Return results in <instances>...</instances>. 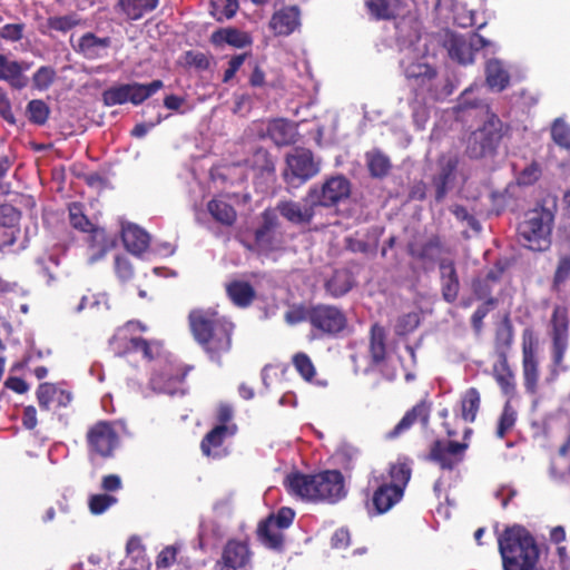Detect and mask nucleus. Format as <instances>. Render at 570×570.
I'll list each match as a JSON object with an SVG mask.
<instances>
[{
	"label": "nucleus",
	"instance_id": "338daca9",
	"mask_svg": "<svg viewBox=\"0 0 570 570\" xmlns=\"http://www.w3.org/2000/svg\"><path fill=\"white\" fill-rule=\"evenodd\" d=\"M452 213L456 217V219L465 222L466 225L471 227L474 232L481 230L480 223L464 207L454 206L452 208Z\"/></svg>",
	"mask_w": 570,
	"mask_h": 570
},
{
	"label": "nucleus",
	"instance_id": "2eb2a0df",
	"mask_svg": "<svg viewBox=\"0 0 570 570\" xmlns=\"http://www.w3.org/2000/svg\"><path fill=\"white\" fill-rule=\"evenodd\" d=\"M488 45L490 42L476 33H471L469 37L448 33L445 39L449 56L462 65L471 63L474 52Z\"/></svg>",
	"mask_w": 570,
	"mask_h": 570
},
{
	"label": "nucleus",
	"instance_id": "13d9d810",
	"mask_svg": "<svg viewBox=\"0 0 570 570\" xmlns=\"http://www.w3.org/2000/svg\"><path fill=\"white\" fill-rule=\"evenodd\" d=\"M551 134L556 144L570 148V127L562 119L554 120Z\"/></svg>",
	"mask_w": 570,
	"mask_h": 570
},
{
	"label": "nucleus",
	"instance_id": "a19ab883",
	"mask_svg": "<svg viewBox=\"0 0 570 570\" xmlns=\"http://www.w3.org/2000/svg\"><path fill=\"white\" fill-rule=\"evenodd\" d=\"M494 377L501 391L505 395H513L515 391L514 374L505 358L501 360L493 368Z\"/></svg>",
	"mask_w": 570,
	"mask_h": 570
},
{
	"label": "nucleus",
	"instance_id": "c03bdc74",
	"mask_svg": "<svg viewBox=\"0 0 570 570\" xmlns=\"http://www.w3.org/2000/svg\"><path fill=\"white\" fill-rule=\"evenodd\" d=\"M253 170L263 177H272L275 171V163L265 149H257L248 160Z\"/></svg>",
	"mask_w": 570,
	"mask_h": 570
},
{
	"label": "nucleus",
	"instance_id": "a211bd4d",
	"mask_svg": "<svg viewBox=\"0 0 570 570\" xmlns=\"http://www.w3.org/2000/svg\"><path fill=\"white\" fill-rule=\"evenodd\" d=\"M466 449L468 443L464 442H436L431 450V458L442 469L452 470L463 460Z\"/></svg>",
	"mask_w": 570,
	"mask_h": 570
},
{
	"label": "nucleus",
	"instance_id": "603ef678",
	"mask_svg": "<svg viewBox=\"0 0 570 570\" xmlns=\"http://www.w3.org/2000/svg\"><path fill=\"white\" fill-rule=\"evenodd\" d=\"M517 421V411L512 407L511 403L508 401L504 404L502 414L499 419V424L497 429V436L503 439L505 434L512 430Z\"/></svg>",
	"mask_w": 570,
	"mask_h": 570
},
{
	"label": "nucleus",
	"instance_id": "4468645a",
	"mask_svg": "<svg viewBox=\"0 0 570 570\" xmlns=\"http://www.w3.org/2000/svg\"><path fill=\"white\" fill-rule=\"evenodd\" d=\"M118 434L108 422H98L87 432L89 455L108 458L118 445Z\"/></svg>",
	"mask_w": 570,
	"mask_h": 570
},
{
	"label": "nucleus",
	"instance_id": "aec40b11",
	"mask_svg": "<svg viewBox=\"0 0 570 570\" xmlns=\"http://www.w3.org/2000/svg\"><path fill=\"white\" fill-rule=\"evenodd\" d=\"M303 202L302 204L293 200H282L277 204L276 209L281 216L293 224H307L314 217L316 206L308 202L307 195Z\"/></svg>",
	"mask_w": 570,
	"mask_h": 570
},
{
	"label": "nucleus",
	"instance_id": "e2e57ef3",
	"mask_svg": "<svg viewBox=\"0 0 570 570\" xmlns=\"http://www.w3.org/2000/svg\"><path fill=\"white\" fill-rule=\"evenodd\" d=\"M570 276V256L560 258L554 273L553 286L559 288Z\"/></svg>",
	"mask_w": 570,
	"mask_h": 570
},
{
	"label": "nucleus",
	"instance_id": "c9c22d12",
	"mask_svg": "<svg viewBox=\"0 0 570 570\" xmlns=\"http://www.w3.org/2000/svg\"><path fill=\"white\" fill-rule=\"evenodd\" d=\"M229 299L238 307H247L255 297L252 285L244 281H233L226 285Z\"/></svg>",
	"mask_w": 570,
	"mask_h": 570
},
{
	"label": "nucleus",
	"instance_id": "49530a36",
	"mask_svg": "<svg viewBox=\"0 0 570 570\" xmlns=\"http://www.w3.org/2000/svg\"><path fill=\"white\" fill-rule=\"evenodd\" d=\"M277 209H266L263 213V226L256 230V243L261 248L267 249V239L273 228L277 226Z\"/></svg>",
	"mask_w": 570,
	"mask_h": 570
},
{
	"label": "nucleus",
	"instance_id": "c756f323",
	"mask_svg": "<svg viewBox=\"0 0 570 570\" xmlns=\"http://www.w3.org/2000/svg\"><path fill=\"white\" fill-rule=\"evenodd\" d=\"M443 298L453 303L459 294L460 283L452 261L444 259L440 263Z\"/></svg>",
	"mask_w": 570,
	"mask_h": 570
},
{
	"label": "nucleus",
	"instance_id": "39448f33",
	"mask_svg": "<svg viewBox=\"0 0 570 570\" xmlns=\"http://www.w3.org/2000/svg\"><path fill=\"white\" fill-rule=\"evenodd\" d=\"M553 215L544 208L525 214L519 224L518 233L523 246L532 250H544L550 246Z\"/></svg>",
	"mask_w": 570,
	"mask_h": 570
},
{
	"label": "nucleus",
	"instance_id": "de8ad7c7",
	"mask_svg": "<svg viewBox=\"0 0 570 570\" xmlns=\"http://www.w3.org/2000/svg\"><path fill=\"white\" fill-rule=\"evenodd\" d=\"M212 14L215 17L217 21H223L224 19H230L235 16L238 9L237 0H212Z\"/></svg>",
	"mask_w": 570,
	"mask_h": 570
},
{
	"label": "nucleus",
	"instance_id": "f8f14e48",
	"mask_svg": "<svg viewBox=\"0 0 570 570\" xmlns=\"http://www.w3.org/2000/svg\"><path fill=\"white\" fill-rule=\"evenodd\" d=\"M69 222L72 227L81 232L90 233L89 242L91 246L98 247V254L90 257V262L101 258L106 252L114 245V239L108 238L105 229L96 227L83 214L80 204L69 206Z\"/></svg>",
	"mask_w": 570,
	"mask_h": 570
},
{
	"label": "nucleus",
	"instance_id": "20e7f679",
	"mask_svg": "<svg viewBox=\"0 0 570 570\" xmlns=\"http://www.w3.org/2000/svg\"><path fill=\"white\" fill-rule=\"evenodd\" d=\"M504 570H532L539 558L534 539L522 527L507 529L499 539Z\"/></svg>",
	"mask_w": 570,
	"mask_h": 570
},
{
	"label": "nucleus",
	"instance_id": "4c0bfd02",
	"mask_svg": "<svg viewBox=\"0 0 570 570\" xmlns=\"http://www.w3.org/2000/svg\"><path fill=\"white\" fill-rule=\"evenodd\" d=\"M258 538L261 542L274 550H281L283 547V533L282 529L275 525L273 520H265L258 527Z\"/></svg>",
	"mask_w": 570,
	"mask_h": 570
},
{
	"label": "nucleus",
	"instance_id": "58836bf2",
	"mask_svg": "<svg viewBox=\"0 0 570 570\" xmlns=\"http://www.w3.org/2000/svg\"><path fill=\"white\" fill-rule=\"evenodd\" d=\"M353 286V278L350 272L336 271L334 275L325 283V288L333 297L345 295Z\"/></svg>",
	"mask_w": 570,
	"mask_h": 570
},
{
	"label": "nucleus",
	"instance_id": "052dcab7",
	"mask_svg": "<svg viewBox=\"0 0 570 570\" xmlns=\"http://www.w3.org/2000/svg\"><path fill=\"white\" fill-rule=\"evenodd\" d=\"M285 321L289 325H296L301 322H309V308L303 305H293L285 313Z\"/></svg>",
	"mask_w": 570,
	"mask_h": 570
},
{
	"label": "nucleus",
	"instance_id": "f704fd0d",
	"mask_svg": "<svg viewBox=\"0 0 570 570\" xmlns=\"http://www.w3.org/2000/svg\"><path fill=\"white\" fill-rule=\"evenodd\" d=\"M430 409L425 403H419L407 411L396 426L389 433L390 438H395L409 430L415 422L421 421L424 425L428 423Z\"/></svg>",
	"mask_w": 570,
	"mask_h": 570
},
{
	"label": "nucleus",
	"instance_id": "393cba45",
	"mask_svg": "<svg viewBox=\"0 0 570 570\" xmlns=\"http://www.w3.org/2000/svg\"><path fill=\"white\" fill-rule=\"evenodd\" d=\"M0 216L3 222L0 225V246L12 245L18 236V223L20 213L10 205L0 207Z\"/></svg>",
	"mask_w": 570,
	"mask_h": 570
},
{
	"label": "nucleus",
	"instance_id": "c85d7f7f",
	"mask_svg": "<svg viewBox=\"0 0 570 570\" xmlns=\"http://www.w3.org/2000/svg\"><path fill=\"white\" fill-rule=\"evenodd\" d=\"M523 376L528 392L535 393L539 379L538 364L532 341L523 342Z\"/></svg>",
	"mask_w": 570,
	"mask_h": 570
},
{
	"label": "nucleus",
	"instance_id": "9b49d317",
	"mask_svg": "<svg viewBox=\"0 0 570 570\" xmlns=\"http://www.w3.org/2000/svg\"><path fill=\"white\" fill-rule=\"evenodd\" d=\"M351 184L344 176H334L321 186H312L307 199L312 205L331 207L348 198Z\"/></svg>",
	"mask_w": 570,
	"mask_h": 570
},
{
	"label": "nucleus",
	"instance_id": "0eeeda50",
	"mask_svg": "<svg viewBox=\"0 0 570 570\" xmlns=\"http://www.w3.org/2000/svg\"><path fill=\"white\" fill-rule=\"evenodd\" d=\"M487 120L474 130L468 140V153L471 157L479 158L492 154L502 137V122L493 114H489L485 107Z\"/></svg>",
	"mask_w": 570,
	"mask_h": 570
},
{
	"label": "nucleus",
	"instance_id": "69168bd1",
	"mask_svg": "<svg viewBox=\"0 0 570 570\" xmlns=\"http://www.w3.org/2000/svg\"><path fill=\"white\" fill-rule=\"evenodd\" d=\"M294 517L295 513L291 508H282L276 515H271L267 520H273L275 525L285 529L292 524Z\"/></svg>",
	"mask_w": 570,
	"mask_h": 570
},
{
	"label": "nucleus",
	"instance_id": "b1692460",
	"mask_svg": "<svg viewBox=\"0 0 570 570\" xmlns=\"http://www.w3.org/2000/svg\"><path fill=\"white\" fill-rule=\"evenodd\" d=\"M29 69V65H22L14 60H9L0 55V80L9 82L14 89H22L27 86L28 79L23 71Z\"/></svg>",
	"mask_w": 570,
	"mask_h": 570
},
{
	"label": "nucleus",
	"instance_id": "1a4fd4ad",
	"mask_svg": "<svg viewBox=\"0 0 570 570\" xmlns=\"http://www.w3.org/2000/svg\"><path fill=\"white\" fill-rule=\"evenodd\" d=\"M137 330L144 331L145 327L138 322H128L122 328H119L110 341L112 350L119 355L141 352L145 358L153 360L159 352L158 344L131 336L130 334Z\"/></svg>",
	"mask_w": 570,
	"mask_h": 570
},
{
	"label": "nucleus",
	"instance_id": "5701e85b",
	"mask_svg": "<svg viewBox=\"0 0 570 570\" xmlns=\"http://www.w3.org/2000/svg\"><path fill=\"white\" fill-rule=\"evenodd\" d=\"M125 247L134 255H141L149 246V234L135 224H125L121 228Z\"/></svg>",
	"mask_w": 570,
	"mask_h": 570
},
{
	"label": "nucleus",
	"instance_id": "f3484780",
	"mask_svg": "<svg viewBox=\"0 0 570 570\" xmlns=\"http://www.w3.org/2000/svg\"><path fill=\"white\" fill-rule=\"evenodd\" d=\"M553 361L560 365L568 348L569 321L566 307L557 306L552 314Z\"/></svg>",
	"mask_w": 570,
	"mask_h": 570
},
{
	"label": "nucleus",
	"instance_id": "cd10ccee",
	"mask_svg": "<svg viewBox=\"0 0 570 570\" xmlns=\"http://www.w3.org/2000/svg\"><path fill=\"white\" fill-rule=\"evenodd\" d=\"M158 6V0H117L115 10L128 20H138Z\"/></svg>",
	"mask_w": 570,
	"mask_h": 570
},
{
	"label": "nucleus",
	"instance_id": "7ed1b4c3",
	"mask_svg": "<svg viewBox=\"0 0 570 570\" xmlns=\"http://www.w3.org/2000/svg\"><path fill=\"white\" fill-rule=\"evenodd\" d=\"M195 338L204 346L210 357L217 358L230 348L233 324L218 317L213 311H193L189 315Z\"/></svg>",
	"mask_w": 570,
	"mask_h": 570
},
{
	"label": "nucleus",
	"instance_id": "ddd939ff",
	"mask_svg": "<svg viewBox=\"0 0 570 570\" xmlns=\"http://www.w3.org/2000/svg\"><path fill=\"white\" fill-rule=\"evenodd\" d=\"M345 314L333 305L318 304L309 307V324L325 335H335L346 326Z\"/></svg>",
	"mask_w": 570,
	"mask_h": 570
},
{
	"label": "nucleus",
	"instance_id": "6e6d98bb",
	"mask_svg": "<svg viewBox=\"0 0 570 570\" xmlns=\"http://www.w3.org/2000/svg\"><path fill=\"white\" fill-rule=\"evenodd\" d=\"M117 502L116 497L107 493L94 494L89 498V509L92 514H101Z\"/></svg>",
	"mask_w": 570,
	"mask_h": 570
},
{
	"label": "nucleus",
	"instance_id": "a878e982",
	"mask_svg": "<svg viewBox=\"0 0 570 570\" xmlns=\"http://www.w3.org/2000/svg\"><path fill=\"white\" fill-rule=\"evenodd\" d=\"M37 399L41 409L49 410L52 404L66 407L71 402V393L50 383L40 384Z\"/></svg>",
	"mask_w": 570,
	"mask_h": 570
},
{
	"label": "nucleus",
	"instance_id": "e433bc0d",
	"mask_svg": "<svg viewBox=\"0 0 570 570\" xmlns=\"http://www.w3.org/2000/svg\"><path fill=\"white\" fill-rule=\"evenodd\" d=\"M212 41L215 45L228 43L235 48H244L252 43V38L248 33L238 29L225 28L214 32Z\"/></svg>",
	"mask_w": 570,
	"mask_h": 570
},
{
	"label": "nucleus",
	"instance_id": "7c9ffc66",
	"mask_svg": "<svg viewBox=\"0 0 570 570\" xmlns=\"http://www.w3.org/2000/svg\"><path fill=\"white\" fill-rule=\"evenodd\" d=\"M458 160L453 156H442L439 160L440 171L434 177V186L436 189V199L441 200L448 193L449 184L453 179L454 170L456 168Z\"/></svg>",
	"mask_w": 570,
	"mask_h": 570
},
{
	"label": "nucleus",
	"instance_id": "f257e3e1",
	"mask_svg": "<svg viewBox=\"0 0 570 570\" xmlns=\"http://www.w3.org/2000/svg\"><path fill=\"white\" fill-rule=\"evenodd\" d=\"M414 32L402 37L409 42L401 50L402 58L400 66L410 86L415 90L416 104L413 106V116L416 119L420 115V106L428 99H435V86L438 81L436 70L431 65L430 58L425 55L426 43L420 35V26L414 21Z\"/></svg>",
	"mask_w": 570,
	"mask_h": 570
},
{
	"label": "nucleus",
	"instance_id": "ea45409f",
	"mask_svg": "<svg viewBox=\"0 0 570 570\" xmlns=\"http://www.w3.org/2000/svg\"><path fill=\"white\" fill-rule=\"evenodd\" d=\"M212 217L223 225H232L236 219L235 209L223 198H214L207 204Z\"/></svg>",
	"mask_w": 570,
	"mask_h": 570
},
{
	"label": "nucleus",
	"instance_id": "bb28decb",
	"mask_svg": "<svg viewBox=\"0 0 570 570\" xmlns=\"http://www.w3.org/2000/svg\"><path fill=\"white\" fill-rule=\"evenodd\" d=\"M235 424H218L206 434L202 441L200 448L206 456H218V449L227 436L236 433Z\"/></svg>",
	"mask_w": 570,
	"mask_h": 570
},
{
	"label": "nucleus",
	"instance_id": "680f3d73",
	"mask_svg": "<svg viewBox=\"0 0 570 570\" xmlns=\"http://www.w3.org/2000/svg\"><path fill=\"white\" fill-rule=\"evenodd\" d=\"M495 305V299L490 297L488 298L481 306L476 308L473 313L471 322L472 326L476 333H479L482 328L483 318L488 315V313L493 309Z\"/></svg>",
	"mask_w": 570,
	"mask_h": 570
},
{
	"label": "nucleus",
	"instance_id": "5fc2aeb1",
	"mask_svg": "<svg viewBox=\"0 0 570 570\" xmlns=\"http://www.w3.org/2000/svg\"><path fill=\"white\" fill-rule=\"evenodd\" d=\"M80 18L76 13L51 17L48 20V26L57 31L67 32L72 28L80 24Z\"/></svg>",
	"mask_w": 570,
	"mask_h": 570
},
{
	"label": "nucleus",
	"instance_id": "473e14b6",
	"mask_svg": "<svg viewBox=\"0 0 570 570\" xmlns=\"http://www.w3.org/2000/svg\"><path fill=\"white\" fill-rule=\"evenodd\" d=\"M488 86L495 91L504 90L510 81V73L499 59H490L485 66Z\"/></svg>",
	"mask_w": 570,
	"mask_h": 570
},
{
	"label": "nucleus",
	"instance_id": "423d86ee",
	"mask_svg": "<svg viewBox=\"0 0 570 570\" xmlns=\"http://www.w3.org/2000/svg\"><path fill=\"white\" fill-rule=\"evenodd\" d=\"M412 0H368L366 6L376 19H400L396 23L399 37L414 32V21L420 26L416 18L410 13Z\"/></svg>",
	"mask_w": 570,
	"mask_h": 570
},
{
	"label": "nucleus",
	"instance_id": "864d4df0",
	"mask_svg": "<svg viewBox=\"0 0 570 570\" xmlns=\"http://www.w3.org/2000/svg\"><path fill=\"white\" fill-rule=\"evenodd\" d=\"M293 364L296 371L306 381H311L316 374L312 360L305 353L295 354L293 357Z\"/></svg>",
	"mask_w": 570,
	"mask_h": 570
},
{
	"label": "nucleus",
	"instance_id": "f03ea898",
	"mask_svg": "<svg viewBox=\"0 0 570 570\" xmlns=\"http://www.w3.org/2000/svg\"><path fill=\"white\" fill-rule=\"evenodd\" d=\"M284 483L291 494L306 501L335 503L346 495L343 475L337 470L316 474L293 472Z\"/></svg>",
	"mask_w": 570,
	"mask_h": 570
},
{
	"label": "nucleus",
	"instance_id": "6e6552de",
	"mask_svg": "<svg viewBox=\"0 0 570 570\" xmlns=\"http://www.w3.org/2000/svg\"><path fill=\"white\" fill-rule=\"evenodd\" d=\"M164 87L161 80H154L150 83H122L108 88L102 92V100L106 106H116L131 102L140 105Z\"/></svg>",
	"mask_w": 570,
	"mask_h": 570
},
{
	"label": "nucleus",
	"instance_id": "79ce46f5",
	"mask_svg": "<svg viewBox=\"0 0 570 570\" xmlns=\"http://www.w3.org/2000/svg\"><path fill=\"white\" fill-rule=\"evenodd\" d=\"M480 393L475 387L468 389L461 399V416L466 422H473L480 407Z\"/></svg>",
	"mask_w": 570,
	"mask_h": 570
},
{
	"label": "nucleus",
	"instance_id": "4be33fe9",
	"mask_svg": "<svg viewBox=\"0 0 570 570\" xmlns=\"http://www.w3.org/2000/svg\"><path fill=\"white\" fill-rule=\"evenodd\" d=\"M299 10L297 7H287L276 11L269 21V28L277 36H288L299 27Z\"/></svg>",
	"mask_w": 570,
	"mask_h": 570
},
{
	"label": "nucleus",
	"instance_id": "2f4dec72",
	"mask_svg": "<svg viewBox=\"0 0 570 570\" xmlns=\"http://www.w3.org/2000/svg\"><path fill=\"white\" fill-rule=\"evenodd\" d=\"M184 374H155L150 379V387L158 393H166L169 395L184 394Z\"/></svg>",
	"mask_w": 570,
	"mask_h": 570
},
{
	"label": "nucleus",
	"instance_id": "37998d69",
	"mask_svg": "<svg viewBox=\"0 0 570 570\" xmlns=\"http://www.w3.org/2000/svg\"><path fill=\"white\" fill-rule=\"evenodd\" d=\"M368 170L373 177H384L391 168V161L386 155L377 149L367 151L365 155Z\"/></svg>",
	"mask_w": 570,
	"mask_h": 570
},
{
	"label": "nucleus",
	"instance_id": "8fccbe9b",
	"mask_svg": "<svg viewBox=\"0 0 570 570\" xmlns=\"http://www.w3.org/2000/svg\"><path fill=\"white\" fill-rule=\"evenodd\" d=\"M358 454L360 452L355 446L348 443H342L335 451L334 459L337 464L348 470L354 466Z\"/></svg>",
	"mask_w": 570,
	"mask_h": 570
},
{
	"label": "nucleus",
	"instance_id": "a18cd8bd",
	"mask_svg": "<svg viewBox=\"0 0 570 570\" xmlns=\"http://www.w3.org/2000/svg\"><path fill=\"white\" fill-rule=\"evenodd\" d=\"M385 333L383 327L379 325L372 326L370 355L374 364H380L385 357Z\"/></svg>",
	"mask_w": 570,
	"mask_h": 570
},
{
	"label": "nucleus",
	"instance_id": "dca6fc26",
	"mask_svg": "<svg viewBox=\"0 0 570 570\" xmlns=\"http://www.w3.org/2000/svg\"><path fill=\"white\" fill-rule=\"evenodd\" d=\"M252 556L247 543L232 540L224 547L217 566L219 570H250Z\"/></svg>",
	"mask_w": 570,
	"mask_h": 570
},
{
	"label": "nucleus",
	"instance_id": "774afa93",
	"mask_svg": "<svg viewBox=\"0 0 570 570\" xmlns=\"http://www.w3.org/2000/svg\"><path fill=\"white\" fill-rule=\"evenodd\" d=\"M115 269L118 277L121 281H128L131 278L134 271L130 262L122 256H117L115 259Z\"/></svg>",
	"mask_w": 570,
	"mask_h": 570
},
{
	"label": "nucleus",
	"instance_id": "4d7b16f0",
	"mask_svg": "<svg viewBox=\"0 0 570 570\" xmlns=\"http://www.w3.org/2000/svg\"><path fill=\"white\" fill-rule=\"evenodd\" d=\"M56 78V71L52 67L42 66L33 75L32 81L38 90L48 89Z\"/></svg>",
	"mask_w": 570,
	"mask_h": 570
},
{
	"label": "nucleus",
	"instance_id": "3c124183",
	"mask_svg": "<svg viewBox=\"0 0 570 570\" xmlns=\"http://www.w3.org/2000/svg\"><path fill=\"white\" fill-rule=\"evenodd\" d=\"M27 114L31 122L43 125L48 120L50 109L43 100L33 99L27 106Z\"/></svg>",
	"mask_w": 570,
	"mask_h": 570
},
{
	"label": "nucleus",
	"instance_id": "0e129e2a",
	"mask_svg": "<svg viewBox=\"0 0 570 570\" xmlns=\"http://www.w3.org/2000/svg\"><path fill=\"white\" fill-rule=\"evenodd\" d=\"M540 177V168L537 164H530L524 167L517 177L519 185L528 186L533 184Z\"/></svg>",
	"mask_w": 570,
	"mask_h": 570
},
{
	"label": "nucleus",
	"instance_id": "6ab92c4d",
	"mask_svg": "<svg viewBox=\"0 0 570 570\" xmlns=\"http://www.w3.org/2000/svg\"><path fill=\"white\" fill-rule=\"evenodd\" d=\"M261 137H268L277 146L289 145L295 141L296 127L285 119L262 121L258 125Z\"/></svg>",
	"mask_w": 570,
	"mask_h": 570
},
{
	"label": "nucleus",
	"instance_id": "09e8293b",
	"mask_svg": "<svg viewBox=\"0 0 570 570\" xmlns=\"http://www.w3.org/2000/svg\"><path fill=\"white\" fill-rule=\"evenodd\" d=\"M411 478V468L406 463H395L391 465L390 469V479L391 482L387 483L391 487H397L402 493L410 481Z\"/></svg>",
	"mask_w": 570,
	"mask_h": 570
},
{
	"label": "nucleus",
	"instance_id": "bf43d9fd",
	"mask_svg": "<svg viewBox=\"0 0 570 570\" xmlns=\"http://www.w3.org/2000/svg\"><path fill=\"white\" fill-rule=\"evenodd\" d=\"M420 323V316L417 313H409L401 316L396 323V333L405 335L414 331Z\"/></svg>",
	"mask_w": 570,
	"mask_h": 570
},
{
	"label": "nucleus",
	"instance_id": "9d476101",
	"mask_svg": "<svg viewBox=\"0 0 570 570\" xmlns=\"http://www.w3.org/2000/svg\"><path fill=\"white\" fill-rule=\"evenodd\" d=\"M320 171L318 163L311 150L296 148L286 157L284 178L287 184L297 186L314 177Z\"/></svg>",
	"mask_w": 570,
	"mask_h": 570
},
{
	"label": "nucleus",
	"instance_id": "412c9836",
	"mask_svg": "<svg viewBox=\"0 0 570 570\" xmlns=\"http://www.w3.org/2000/svg\"><path fill=\"white\" fill-rule=\"evenodd\" d=\"M110 46L111 39L109 37L99 38L91 32H87L80 37L77 46L73 48L86 59L95 60L106 57Z\"/></svg>",
	"mask_w": 570,
	"mask_h": 570
},
{
	"label": "nucleus",
	"instance_id": "72a5a7b5",
	"mask_svg": "<svg viewBox=\"0 0 570 570\" xmlns=\"http://www.w3.org/2000/svg\"><path fill=\"white\" fill-rule=\"evenodd\" d=\"M402 497V491H400L397 487H391L387 483H383L373 494V505L377 513H384L396 504Z\"/></svg>",
	"mask_w": 570,
	"mask_h": 570
}]
</instances>
